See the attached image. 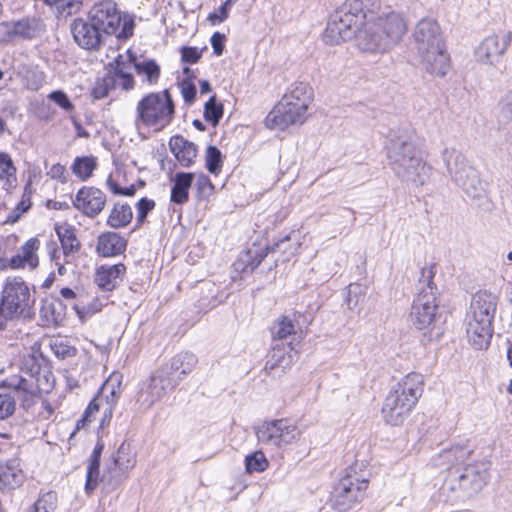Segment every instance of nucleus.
Instances as JSON below:
<instances>
[{"mask_svg": "<svg viewBox=\"0 0 512 512\" xmlns=\"http://www.w3.org/2000/svg\"><path fill=\"white\" fill-rule=\"evenodd\" d=\"M365 13L354 11L344 4L330 16L323 40L329 45H338L352 39L358 49L369 54H384L400 44L407 32L404 16L396 11H384L376 19L366 21Z\"/></svg>", "mask_w": 512, "mask_h": 512, "instance_id": "obj_1", "label": "nucleus"}, {"mask_svg": "<svg viewBox=\"0 0 512 512\" xmlns=\"http://www.w3.org/2000/svg\"><path fill=\"white\" fill-rule=\"evenodd\" d=\"M412 39L423 69L431 75L444 77L450 68V56L439 23L432 18L419 20Z\"/></svg>", "mask_w": 512, "mask_h": 512, "instance_id": "obj_2", "label": "nucleus"}, {"mask_svg": "<svg viewBox=\"0 0 512 512\" xmlns=\"http://www.w3.org/2000/svg\"><path fill=\"white\" fill-rule=\"evenodd\" d=\"M387 157L391 169L401 181L416 186L428 181L431 168L408 136H396L390 139Z\"/></svg>", "mask_w": 512, "mask_h": 512, "instance_id": "obj_3", "label": "nucleus"}, {"mask_svg": "<svg viewBox=\"0 0 512 512\" xmlns=\"http://www.w3.org/2000/svg\"><path fill=\"white\" fill-rule=\"evenodd\" d=\"M424 379L419 373L401 378L387 393L381 409L382 418L391 426H399L409 417L423 392Z\"/></svg>", "mask_w": 512, "mask_h": 512, "instance_id": "obj_4", "label": "nucleus"}, {"mask_svg": "<svg viewBox=\"0 0 512 512\" xmlns=\"http://www.w3.org/2000/svg\"><path fill=\"white\" fill-rule=\"evenodd\" d=\"M312 100L313 89L308 83H293L281 101L266 116V126L269 129L285 130L290 125L304 123Z\"/></svg>", "mask_w": 512, "mask_h": 512, "instance_id": "obj_5", "label": "nucleus"}, {"mask_svg": "<svg viewBox=\"0 0 512 512\" xmlns=\"http://www.w3.org/2000/svg\"><path fill=\"white\" fill-rule=\"evenodd\" d=\"M33 304L29 285L21 277H7L0 292V330L8 321L28 317Z\"/></svg>", "mask_w": 512, "mask_h": 512, "instance_id": "obj_6", "label": "nucleus"}, {"mask_svg": "<svg viewBox=\"0 0 512 512\" xmlns=\"http://www.w3.org/2000/svg\"><path fill=\"white\" fill-rule=\"evenodd\" d=\"M135 125L161 131L172 122L175 105L168 90L150 92L144 95L136 104Z\"/></svg>", "mask_w": 512, "mask_h": 512, "instance_id": "obj_7", "label": "nucleus"}, {"mask_svg": "<svg viewBox=\"0 0 512 512\" xmlns=\"http://www.w3.org/2000/svg\"><path fill=\"white\" fill-rule=\"evenodd\" d=\"M442 157L451 179L469 198L480 200L486 197V184L460 151L455 148H445Z\"/></svg>", "mask_w": 512, "mask_h": 512, "instance_id": "obj_8", "label": "nucleus"}, {"mask_svg": "<svg viewBox=\"0 0 512 512\" xmlns=\"http://www.w3.org/2000/svg\"><path fill=\"white\" fill-rule=\"evenodd\" d=\"M121 394V381L120 376L117 374L111 375L101 386L98 394L87 406L81 419L77 421L76 428L84 429L94 418L96 412L102 411V419L100 428H104L109 424L113 410L117 404Z\"/></svg>", "mask_w": 512, "mask_h": 512, "instance_id": "obj_9", "label": "nucleus"}, {"mask_svg": "<svg viewBox=\"0 0 512 512\" xmlns=\"http://www.w3.org/2000/svg\"><path fill=\"white\" fill-rule=\"evenodd\" d=\"M89 20L105 34H117V37L121 39H127L133 34V20L122 18V14L113 0H102L95 3L89 11Z\"/></svg>", "mask_w": 512, "mask_h": 512, "instance_id": "obj_10", "label": "nucleus"}, {"mask_svg": "<svg viewBox=\"0 0 512 512\" xmlns=\"http://www.w3.org/2000/svg\"><path fill=\"white\" fill-rule=\"evenodd\" d=\"M302 433V428L289 419L265 421L255 428L258 442L273 448H283L295 444Z\"/></svg>", "mask_w": 512, "mask_h": 512, "instance_id": "obj_11", "label": "nucleus"}, {"mask_svg": "<svg viewBox=\"0 0 512 512\" xmlns=\"http://www.w3.org/2000/svg\"><path fill=\"white\" fill-rule=\"evenodd\" d=\"M136 465V452L130 442L124 441L113 455L112 463L107 465L100 479L103 489L112 492L128 477V473Z\"/></svg>", "mask_w": 512, "mask_h": 512, "instance_id": "obj_12", "label": "nucleus"}, {"mask_svg": "<svg viewBox=\"0 0 512 512\" xmlns=\"http://www.w3.org/2000/svg\"><path fill=\"white\" fill-rule=\"evenodd\" d=\"M486 479L484 464L467 465L463 469L451 470L445 479V485L452 491L462 490L470 495L479 492Z\"/></svg>", "mask_w": 512, "mask_h": 512, "instance_id": "obj_13", "label": "nucleus"}, {"mask_svg": "<svg viewBox=\"0 0 512 512\" xmlns=\"http://www.w3.org/2000/svg\"><path fill=\"white\" fill-rule=\"evenodd\" d=\"M367 488V480L348 474L335 485L331 493V502L338 512H346L359 501Z\"/></svg>", "mask_w": 512, "mask_h": 512, "instance_id": "obj_14", "label": "nucleus"}, {"mask_svg": "<svg viewBox=\"0 0 512 512\" xmlns=\"http://www.w3.org/2000/svg\"><path fill=\"white\" fill-rule=\"evenodd\" d=\"M436 287L429 281L416 296L410 311V321L419 330L430 328L436 316Z\"/></svg>", "mask_w": 512, "mask_h": 512, "instance_id": "obj_15", "label": "nucleus"}, {"mask_svg": "<svg viewBox=\"0 0 512 512\" xmlns=\"http://www.w3.org/2000/svg\"><path fill=\"white\" fill-rule=\"evenodd\" d=\"M512 40V32H499L485 37L474 51L476 60L485 65L497 64L507 51Z\"/></svg>", "mask_w": 512, "mask_h": 512, "instance_id": "obj_16", "label": "nucleus"}, {"mask_svg": "<svg viewBox=\"0 0 512 512\" xmlns=\"http://www.w3.org/2000/svg\"><path fill=\"white\" fill-rule=\"evenodd\" d=\"M166 374L165 369H158L151 375L137 396V402L141 407L150 408L166 395L169 389L176 386L175 380L170 379Z\"/></svg>", "mask_w": 512, "mask_h": 512, "instance_id": "obj_17", "label": "nucleus"}, {"mask_svg": "<svg viewBox=\"0 0 512 512\" xmlns=\"http://www.w3.org/2000/svg\"><path fill=\"white\" fill-rule=\"evenodd\" d=\"M72 204L84 216L95 218L106 205V195L94 186H83L76 192Z\"/></svg>", "mask_w": 512, "mask_h": 512, "instance_id": "obj_18", "label": "nucleus"}, {"mask_svg": "<svg viewBox=\"0 0 512 512\" xmlns=\"http://www.w3.org/2000/svg\"><path fill=\"white\" fill-rule=\"evenodd\" d=\"M42 25L36 19H21L0 23V41L10 42L15 38L31 39L42 32Z\"/></svg>", "mask_w": 512, "mask_h": 512, "instance_id": "obj_19", "label": "nucleus"}, {"mask_svg": "<svg viewBox=\"0 0 512 512\" xmlns=\"http://www.w3.org/2000/svg\"><path fill=\"white\" fill-rule=\"evenodd\" d=\"M74 41L83 49H98L101 41V31L92 23L82 18L75 19L71 26Z\"/></svg>", "mask_w": 512, "mask_h": 512, "instance_id": "obj_20", "label": "nucleus"}, {"mask_svg": "<svg viewBox=\"0 0 512 512\" xmlns=\"http://www.w3.org/2000/svg\"><path fill=\"white\" fill-rule=\"evenodd\" d=\"M492 333V321L467 316V338L469 343L476 349L487 348L490 344Z\"/></svg>", "mask_w": 512, "mask_h": 512, "instance_id": "obj_21", "label": "nucleus"}, {"mask_svg": "<svg viewBox=\"0 0 512 512\" xmlns=\"http://www.w3.org/2000/svg\"><path fill=\"white\" fill-rule=\"evenodd\" d=\"M40 242L37 238H31L25 242L20 248V252L13 256L9 260V264H6V260H0V268L5 269L8 266L12 269H19L29 267L35 269L39 264L38 250Z\"/></svg>", "mask_w": 512, "mask_h": 512, "instance_id": "obj_22", "label": "nucleus"}, {"mask_svg": "<svg viewBox=\"0 0 512 512\" xmlns=\"http://www.w3.org/2000/svg\"><path fill=\"white\" fill-rule=\"evenodd\" d=\"M498 298L489 291L476 292L471 300L467 316L493 321Z\"/></svg>", "mask_w": 512, "mask_h": 512, "instance_id": "obj_23", "label": "nucleus"}, {"mask_svg": "<svg viewBox=\"0 0 512 512\" xmlns=\"http://www.w3.org/2000/svg\"><path fill=\"white\" fill-rule=\"evenodd\" d=\"M6 386L10 389L12 396H15L23 408L27 409L35 403L37 397V386L31 378L12 377L6 382Z\"/></svg>", "mask_w": 512, "mask_h": 512, "instance_id": "obj_24", "label": "nucleus"}, {"mask_svg": "<svg viewBox=\"0 0 512 512\" xmlns=\"http://www.w3.org/2000/svg\"><path fill=\"white\" fill-rule=\"evenodd\" d=\"M198 359L190 352H180L175 355L169 364L163 366L166 374L170 379L175 380V385L187 374H189L195 367Z\"/></svg>", "mask_w": 512, "mask_h": 512, "instance_id": "obj_25", "label": "nucleus"}, {"mask_svg": "<svg viewBox=\"0 0 512 512\" xmlns=\"http://www.w3.org/2000/svg\"><path fill=\"white\" fill-rule=\"evenodd\" d=\"M55 230L61 243L65 263H71L75 260V255L81 246L80 241L76 237L75 228L65 223L57 225Z\"/></svg>", "mask_w": 512, "mask_h": 512, "instance_id": "obj_26", "label": "nucleus"}, {"mask_svg": "<svg viewBox=\"0 0 512 512\" xmlns=\"http://www.w3.org/2000/svg\"><path fill=\"white\" fill-rule=\"evenodd\" d=\"M125 272L126 267L122 263L102 265L97 269L95 281L100 288L111 291L122 281Z\"/></svg>", "mask_w": 512, "mask_h": 512, "instance_id": "obj_27", "label": "nucleus"}, {"mask_svg": "<svg viewBox=\"0 0 512 512\" xmlns=\"http://www.w3.org/2000/svg\"><path fill=\"white\" fill-rule=\"evenodd\" d=\"M126 240L115 232H105L99 235L97 252L103 257L120 255L126 249Z\"/></svg>", "mask_w": 512, "mask_h": 512, "instance_id": "obj_28", "label": "nucleus"}, {"mask_svg": "<svg viewBox=\"0 0 512 512\" xmlns=\"http://www.w3.org/2000/svg\"><path fill=\"white\" fill-rule=\"evenodd\" d=\"M170 150L178 162L189 167L197 156V147L182 136H173L169 142Z\"/></svg>", "mask_w": 512, "mask_h": 512, "instance_id": "obj_29", "label": "nucleus"}, {"mask_svg": "<svg viewBox=\"0 0 512 512\" xmlns=\"http://www.w3.org/2000/svg\"><path fill=\"white\" fill-rule=\"evenodd\" d=\"M471 454V450L465 446H455L444 450L439 454L437 466H445L448 474L451 470L463 469L462 465L466 462Z\"/></svg>", "mask_w": 512, "mask_h": 512, "instance_id": "obj_30", "label": "nucleus"}, {"mask_svg": "<svg viewBox=\"0 0 512 512\" xmlns=\"http://www.w3.org/2000/svg\"><path fill=\"white\" fill-rule=\"evenodd\" d=\"M24 479L21 464L18 459H9L0 463V485L3 488L13 489L22 483Z\"/></svg>", "mask_w": 512, "mask_h": 512, "instance_id": "obj_31", "label": "nucleus"}, {"mask_svg": "<svg viewBox=\"0 0 512 512\" xmlns=\"http://www.w3.org/2000/svg\"><path fill=\"white\" fill-rule=\"evenodd\" d=\"M193 179V173L178 172L175 174L170 198L173 203L182 205L188 201Z\"/></svg>", "mask_w": 512, "mask_h": 512, "instance_id": "obj_32", "label": "nucleus"}, {"mask_svg": "<svg viewBox=\"0 0 512 512\" xmlns=\"http://www.w3.org/2000/svg\"><path fill=\"white\" fill-rule=\"evenodd\" d=\"M104 449L102 441H98L90 455L89 464L87 466L85 490L87 493L93 492L99 481L100 457Z\"/></svg>", "mask_w": 512, "mask_h": 512, "instance_id": "obj_33", "label": "nucleus"}, {"mask_svg": "<svg viewBox=\"0 0 512 512\" xmlns=\"http://www.w3.org/2000/svg\"><path fill=\"white\" fill-rule=\"evenodd\" d=\"M133 217L132 209L128 204L116 203L107 218V225L112 228L127 226Z\"/></svg>", "mask_w": 512, "mask_h": 512, "instance_id": "obj_34", "label": "nucleus"}, {"mask_svg": "<svg viewBox=\"0 0 512 512\" xmlns=\"http://www.w3.org/2000/svg\"><path fill=\"white\" fill-rule=\"evenodd\" d=\"M97 168V160L93 156L76 157L71 170L82 181L88 180Z\"/></svg>", "mask_w": 512, "mask_h": 512, "instance_id": "obj_35", "label": "nucleus"}, {"mask_svg": "<svg viewBox=\"0 0 512 512\" xmlns=\"http://www.w3.org/2000/svg\"><path fill=\"white\" fill-rule=\"evenodd\" d=\"M297 325L295 321V315H284L281 316L272 328V335L274 339H286L290 335L296 333Z\"/></svg>", "mask_w": 512, "mask_h": 512, "instance_id": "obj_36", "label": "nucleus"}, {"mask_svg": "<svg viewBox=\"0 0 512 512\" xmlns=\"http://www.w3.org/2000/svg\"><path fill=\"white\" fill-rule=\"evenodd\" d=\"M134 67L139 75L145 77V80L149 85H154L158 82L160 77V67L155 61L148 60L134 63Z\"/></svg>", "mask_w": 512, "mask_h": 512, "instance_id": "obj_37", "label": "nucleus"}, {"mask_svg": "<svg viewBox=\"0 0 512 512\" xmlns=\"http://www.w3.org/2000/svg\"><path fill=\"white\" fill-rule=\"evenodd\" d=\"M21 74L24 86L32 91L38 90L45 81L44 73L35 67H27Z\"/></svg>", "mask_w": 512, "mask_h": 512, "instance_id": "obj_38", "label": "nucleus"}, {"mask_svg": "<svg viewBox=\"0 0 512 512\" xmlns=\"http://www.w3.org/2000/svg\"><path fill=\"white\" fill-rule=\"evenodd\" d=\"M0 180L12 186L16 182V167L8 153L0 152Z\"/></svg>", "mask_w": 512, "mask_h": 512, "instance_id": "obj_39", "label": "nucleus"}, {"mask_svg": "<svg viewBox=\"0 0 512 512\" xmlns=\"http://www.w3.org/2000/svg\"><path fill=\"white\" fill-rule=\"evenodd\" d=\"M58 504L56 492L48 491L39 496L30 512H55Z\"/></svg>", "mask_w": 512, "mask_h": 512, "instance_id": "obj_40", "label": "nucleus"}, {"mask_svg": "<svg viewBox=\"0 0 512 512\" xmlns=\"http://www.w3.org/2000/svg\"><path fill=\"white\" fill-rule=\"evenodd\" d=\"M269 462L262 451H255L245 457V468L248 473L263 472Z\"/></svg>", "mask_w": 512, "mask_h": 512, "instance_id": "obj_41", "label": "nucleus"}, {"mask_svg": "<svg viewBox=\"0 0 512 512\" xmlns=\"http://www.w3.org/2000/svg\"><path fill=\"white\" fill-rule=\"evenodd\" d=\"M206 168L212 174L217 175L222 168V156L215 146H209L206 150Z\"/></svg>", "mask_w": 512, "mask_h": 512, "instance_id": "obj_42", "label": "nucleus"}, {"mask_svg": "<svg viewBox=\"0 0 512 512\" xmlns=\"http://www.w3.org/2000/svg\"><path fill=\"white\" fill-rule=\"evenodd\" d=\"M223 115V107L222 105L216 104V96L213 95L210 99L205 103V111L204 116L205 119L211 122L213 125L218 124L219 120Z\"/></svg>", "mask_w": 512, "mask_h": 512, "instance_id": "obj_43", "label": "nucleus"}, {"mask_svg": "<svg viewBox=\"0 0 512 512\" xmlns=\"http://www.w3.org/2000/svg\"><path fill=\"white\" fill-rule=\"evenodd\" d=\"M287 364L288 361L285 358L283 349L274 347L272 354L266 362L265 370L268 371L269 374H272V372L278 368H282L283 370Z\"/></svg>", "mask_w": 512, "mask_h": 512, "instance_id": "obj_44", "label": "nucleus"}, {"mask_svg": "<svg viewBox=\"0 0 512 512\" xmlns=\"http://www.w3.org/2000/svg\"><path fill=\"white\" fill-rule=\"evenodd\" d=\"M16 410L15 396L9 393H0V421L11 417Z\"/></svg>", "mask_w": 512, "mask_h": 512, "instance_id": "obj_45", "label": "nucleus"}, {"mask_svg": "<svg viewBox=\"0 0 512 512\" xmlns=\"http://www.w3.org/2000/svg\"><path fill=\"white\" fill-rule=\"evenodd\" d=\"M47 98L67 113H70L74 110L73 103L71 102L67 94L62 90L52 91L48 94Z\"/></svg>", "mask_w": 512, "mask_h": 512, "instance_id": "obj_46", "label": "nucleus"}, {"mask_svg": "<svg viewBox=\"0 0 512 512\" xmlns=\"http://www.w3.org/2000/svg\"><path fill=\"white\" fill-rule=\"evenodd\" d=\"M49 6H55L61 14H72L79 9L81 2L79 0H45Z\"/></svg>", "mask_w": 512, "mask_h": 512, "instance_id": "obj_47", "label": "nucleus"}, {"mask_svg": "<svg viewBox=\"0 0 512 512\" xmlns=\"http://www.w3.org/2000/svg\"><path fill=\"white\" fill-rule=\"evenodd\" d=\"M236 0H226L218 9L217 12L210 13L207 20L211 25H216L224 22Z\"/></svg>", "mask_w": 512, "mask_h": 512, "instance_id": "obj_48", "label": "nucleus"}, {"mask_svg": "<svg viewBox=\"0 0 512 512\" xmlns=\"http://www.w3.org/2000/svg\"><path fill=\"white\" fill-rule=\"evenodd\" d=\"M136 57L131 53L130 50H127L125 54H119L116 59V73H125L129 71L131 65L135 62Z\"/></svg>", "mask_w": 512, "mask_h": 512, "instance_id": "obj_49", "label": "nucleus"}, {"mask_svg": "<svg viewBox=\"0 0 512 512\" xmlns=\"http://www.w3.org/2000/svg\"><path fill=\"white\" fill-rule=\"evenodd\" d=\"M196 186L200 198H208L213 194L214 185L209 177L204 174L197 177Z\"/></svg>", "mask_w": 512, "mask_h": 512, "instance_id": "obj_50", "label": "nucleus"}, {"mask_svg": "<svg viewBox=\"0 0 512 512\" xmlns=\"http://www.w3.org/2000/svg\"><path fill=\"white\" fill-rule=\"evenodd\" d=\"M361 6L360 11L355 10L358 13H365L366 18L364 21L372 17L373 19H376L377 17H374V14L380 9L381 2L380 0H356Z\"/></svg>", "mask_w": 512, "mask_h": 512, "instance_id": "obj_51", "label": "nucleus"}, {"mask_svg": "<svg viewBox=\"0 0 512 512\" xmlns=\"http://www.w3.org/2000/svg\"><path fill=\"white\" fill-rule=\"evenodd\" d=\"M179 86L185 102L191 104L196 95V87L194 83L190 79H183Z\"/></svg>", "mask_w": 512, "mask_h": 512, "instance_id": "obj_52", "label": "nucleus"}, {"mask_svg": "<svg viewBox=\"0 0 512 512\" xmlns=\"http://www.w3.org/2000/svg\"><path fill=\"white\" fill-rule=\"evenodd\" d=\"M155 202L147 198H141L137 203V221L143 222L147 214L154 208Z\"/></svg>", "mask_w": 512, "mask_h": 512, "instance_id": "obj_53", "label": "nucleus"}, {"mask_svg": "<svg viewBox=\"0 0 512 512\" xmlns=\"http://www.w3.org/2000/svg\"><path fill=\"white\" fill-rule=\"evenodd\" d=\"M201 51L196 47H183L181 49V60L185 63H196L201 58Z\"/></svg>", "mask_w": 512, "mask_h": 512, "instance_id": "obj_54", "label": "nucleus"}, {"mask_svg": "<svg viewBox=\"0 0 512 512\" xmlns=\"http://www.w3.org/2000/svg\"><path fill=\"white\" fill-rule=\"evenodd\" d=\"M31 207V184L30 181L25 185V190L22 195L21 201L16 206V211L25 213Z\"/></svg>", "mask_w": 512, "mask_h": 512, "instance_id": "obj_55", "label": "nucleus"}, {"mask_svg": "<svg viewBox=\"0 0 512 512\" xmlns=\"http://www.w3.org/2000/svg\"><path fill=\"white\" fill-rule=\"evenodd\" d=\"M47 175L50 178L59 180L62 183H65L66 180H67V178H66V168H65V166H63V165H61L59 163L52 165L49 168V170L47 171Z\"/></svg>", "mask_w": 512, "mask_h": 512, "instance_id": "obj_56", "label": "nucleus"}, {"mask_svg": "<svg viewBox=\"0 0 512 512\" xmlns=\"http://www.w3.org/2000/svg\"><path fill=\"white\" fill-rule=\"evenodd\" d=\"M226 36L220 32H215L211 37V46L213 48L214 53L217 56L222 55L224 51V41Z\"/></svg>", "mask_w": 512, "mask_h": 512, "instance_id": "obj_57", "label": "nucleus"}, {"mask_svg": "<svg viewBox=\"0 0 512 512\" xmlns=\"http://www.w3.org/2000/svg\"><path fill=\"white\" fill-rule=\"evenodd\" d=\"M61 305L62 304L59 300H57L55 302L46 303L42 307V312L45 313V316H47V314L50 312L51 313L50 321L58 322L59 320H61V313L56 312V308H57V306L61 307Z\"/></svg>", "mask_w": 512, "mask_h": 512, "instance_id": "obj_58", "label": "nucleus"}, {"mask_svg": "<svg viewBox=\"0 0 512 512\" xmlns=\"http://www.w3.org/2000/svg\"><path fill=\"white\" fill-rule=\"evenodd\" d=\"M118 77V85L121 86L124 90H130L134 87V78L129 73V71L125 73H116Z\"/></svg>", "mask_w": 512, "mask_h": 512, "instance_id": "obj_59", "label": "nucleus"}, {"mask_svg": "<svg viewBox=\"0 0 512 512\" xmlns=\"http://www.w3.org/2000/svg\"><path fill=\"white\" fill-rule=\"evenodd\" d=\"M502 113L507 119H512V92L508 93L504 99Z\"/></svg>", "mask_w": 512, "mask_h": 512, "instance_id": "obj_60", "label": "nucleus"}, {"mask_svg": "<svg viewBox=\"0 0 512 512\" xmlns=\"http://www.w3.org/2000/svg\"><path fill=\"white\" fill-rule=\"evenodd\" d=\"M47 251H48V254H49V257H50L51 261H53L54 263L56 261H59V259H60V252L58 251L57 244H56L55 241H50L47 244Z\"/></svg>", "mask_w": 512, "mask_h": 512, "instance_id": "obj_61", "label": "nucleus"}, {"mask_svg": "<svg viewBox=\"0 0 512 512\" xmlns=\"http://www.w3.org/2000/svg\"><path fill=\"white\" fill-rule=\"evenodd\" d=\"M290 241V237L286 236L283 239H281L279 242L275 243L273 247L270 248L271 251H279V252H287V244Z\"/></svg>", "mask_w": 512, "mask_h": 512, "instance_id": "obj_62", "label": "nucleus"}, {"mask_svg": "<svg viewBox=\"0 0 512 512\" xmlns=\"http://www.w3.org/2000/svg\"><path fill=\"white\" fill-rule=\"evenodd\" d=\"M106 184H107V187L108 189L115 195H122V190L123 188H121L114 180L111 176L108 177L107 181H106Z\"/></svg>", "mask_w": 512, "mask_h": 512, "instance_id": "obj_63", "label": "nucleus"}, {"mask_svg": "<svg viewBox=\"0 0 512 512\" xmlns=\"http://www.w3.org/2000/svg\"><path fill=\"white\" fill-rule=\"evenodd\" d=\"M22 213H20L19 211H16V208L11 211L8 215H7V218L6 220L4 221L5 224H14L16 223L19 218L21 217Z\"/></svg>", "mask_w": 512, "mask_h": 512, "instance_id": "obj_64", "label": "nucleus"}]
</instances>
